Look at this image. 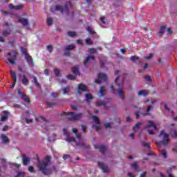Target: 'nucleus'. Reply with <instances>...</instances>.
Segmentation results:
<instances>
[{
	"label": "nucleus",
	"mask_w": 177,
	"mask_h": 177,
	"mask_svg": "<svg viewBox=\"0 0 177 177\" xmlns=\"http://www.w3.org/2000/svg\"><path fill=\"white\" fill-rule=\"evenodd\" d=\"M51 159L52 157L48 156L45 158V160L44 162L40 164H37V167L43 175H50V174H52V169L48 168V165L50 164Z\"/></svg>",
	"instance_id": "f257e3e1"
},
{
	"label": "nucleus",
	"mask_w": 177,
	"mask_h": 177,
	"mask_svg": "<svg viewBox=\"0 0 177 177\" xmlns=\"http://www.w3.org/2000/svg\"><path fill=\"white\" fill-rule=\"evenodd\" d=\"M169 136L167 133L164 135V138L162 141L158 143V146L159 147V151L160 154L162 156L163 158H168V153L165 149H161V143L164 146H167L168 145V142H169Z\"/></svg>",
	"instance_id": "f03ea898"
},
{
	"label": "nucleus",
	"mask_w": 177,
	"mask_h": 177,
	"mask_svg": "<svg viewBox=\"0 0 177 177\" xmlns=\"http://www.w3.org/2000/svg\"><path fill=\"white\" fill-rule=\"evenodd\" d=\"M60 115H69L68 118L69 121H78V120H81L82 118V113H75V112H62Z\"/></svg>",
	"instance_id": "7ed1b4c3"
},
{
	"label": "nucleus",
	"mask_w": 177,
	"mask_h": 177,
	"mask_svg": "<svg viewBox=\"0 0 177 177\" xmlns=\"http://www.w3.org/2000/svg\"><path fill=\"white\" fill-rule=\"evenodd\" d=\"M71 6H73V5L71 4V1H67L65 3L64 8H63L59 5H56L55 10H60L61 13H64V12H67V13H68V9H70V8H71Z\"/></svg>",
	"instance_id": "20e7f679"
},
{
	"label": "nucleus",
	"mask_w": 177,
	"mask_h": 177,
	"mask_svg": "<svg viewBox=\"0 0 177 177\" xmlns=\"http://www.w3.org/2000/svg\"><path fill=\"white\" fill-rule=\"evenodd\" d=\"M8 60L10 64H16V60L17 59V53L15 52L14 55H12V53L9 52L7 54Z\"/></svg>",
	"instance_id": "39448f33"
},
{
	"label": "nucleus",
	"mask_w": 177,
	"mask_h": 177,
	"mask_svg": "<svg viewBox=\"0 0 177 177\" xmlns=\"http://www.w3.org/2000/svg\"><path fill=\"white\" fill-rule=\"evenodd\" d=\"M22 53L25 55V59L28 65L32 66H34V59H32V57H31L30 55L27 53V50H23Z\"/></svg>",
	"instance_id": "423d86ee"
},
{
	"label": "nucleus",
	"mask_w": 177,
	"mask_h": 177,
	"mask_svg": "<svg viewBox=\"0 0 177 177\" xmlns=\"http://www.w3.org/2000/svg\"><path fill=\"white\" fill-rule=\"evenodd\" d=\"M98 79L95 80L96 84H102V82H106L107 81V75L103 73H98Z\"/></svg>",
	"instance_id": "0eeeda50"
},
{
	"label": "nucleus",
	"mask_w": 177,
	"mask_h": 177,
	"mask_svg": "<svg viewBox=\"0 0 177 177\" xmlns=\"http://www.w3.org/2000/svg\"><path fill=\"white\" fill-rule=\"evenodd\" d=\"M95 149L97 150H100V153H102V154H104L106 151H107V147L102 145V144H97L94 145Z\"/></svg>",
	"instance_id": "6e6552de"
},
{
	"label": "nucleus",
	"mask_w": 177,
	"mask_h": 177,
	"mask_svg": "<svg viewBox=\"0 0 177 177\" xmlns=\"http://www.w3.org/2000/svg\"><path fill=\"white\" fill-rule=\"evenodd\" d=\"M98 166L100 167V169H102L103 171V172H106L107 174H109V172H110V169H109V166H107V165L101 162H98Z\"/></svg>",
	"instance_id": "1a4fd4ad"
},
{
	"label": "nucleus",
	"mask_w": 177,
	"mask_h": 177,
	"mask_svg": "<svg viewBox=\"0 0 177 177\" xmlns=\"http://www.w3.org/2000/svg\"><path fill=\"white\" fill-rule=\"evenodd\" d=\"M10 73L11 78L13 81L11 87L13 88V86L16 85V82H17V76L16 75V72H15L13 70H11Z\"/></svg>",
	"instance_id": "9d476101"
},
{
	"label": "nucleus",
	"mask_w": 177,
	"mask_h": 177,
	"mask_svg": "<svg viewBox=\"0 0 177 177\" xmlns=\"http://www.w3.org/2000/svg\"><path fill=\"white\" fill-rule=\"evenodd\" d=\"M18 22L21 23V24H22L23 27H26V26H28V24H30L28 19H26V18H23V17H19Z\"/></svg>",
	"instance_id": "9b49d317"
},
{
	"label": "nucleus",
	"mask_w": 177,
	"mask_h": 177,
	"mask_svg": "<svg viewBox=\"0 0 177 177\" xmlns=\"http://www.w3.org/2000/svg\"><path fill=\"white\" fill-rule=\"evenodd\" d=\"M17 95H21L22 99H24V102H26L27 103H31V101L30 100V98L27 97V95H26L24 93H21L20 91V88H18L17 91Z\"/></svg>",
	"instance_id": "f8f14e48"
},
{
	"label": "nucleus",
	"mask_w": 177,
	"mask_h": 177,
	"mask_svg": "<svg viewBox=\"0 0 177 177\" xmlns=\"http://www.w3.org/2000/svg\"><path fill=\"white\" fill-rule=\"evenodd\" d=\"M23 5L20 4L18 6H13V4H9L8 5V8H10V9H11V10H21V9H23Z\"/></svg>",
	"instance_id": "ddd939ff"
},
{
	"label": "nucleus",
	"mask_w": 177,
	"mask_h": 177,
	"mask_svg": "<svg viewBox=\"0 0 177 177\" xmlns=\"http://www.w3.org/2000/svg\"><path fill=\"white\" fill-rule=\"evenodd\" d=\"M91 60L95 61V57L89 55L84 61V66L85 67H88V64L91 63Z\"/></svg>",
	"instance_id": "4468645a"
},
{
	"label": "nucleus",
	"mask_w": 177,
	"mask_h": 177,
	"mask_svg": "<svg viewBox=\"0 0 177 177\" xmlns=\"http://www.w3.org/2000/svg\"><path fill=\"white\" fill-rule=\"evenodd\" d=\"M99 93L100 94V96H104V95L107 93V89H106V87L103 86H100Z\"/></svg>",
	"instance_id": "2eb2a0df"
},
{
	"label": "nucleus",
	"mask_w": 177,
	"mask_h": 177,
	"mask_svg": "<svg viewBox=\"0 0 177 177\" xmlns=\"http://www.w3.org/2000/svg\"><path fill=\"white\" fill-rule=\"evenodd\" d=\"M21 82L25 86H27L28 85L29 80L28 78H27V76H26V75H24L22 76Z\"/></svg>",
	"instance_id": "dca6fc26"
},
{
	"label": "nucleus",
	"mask_w": 177,
	"mask_h": 177,
	"mask_svg": "<svg viewBox=\"0 0 177 177\" xmlns=\"http://www.w3.org/2000/svg\"><path fill=\"white\" fill-rule=\"evenodd\" d=\"M22 161H23L24 165H27L28 164V162H30V158L26 156V155H23L22 156Z\"/></svg>",
	"instance_id": "f3484780"
},
{
	"label": "nucleus",
	"mask_w": 177,
	"mask_h": 177,
	"mask_svg": "<svg viewBox=\"0 0 177 177\" xmlns=\"http://www.w3.org/2000/svg\"><path fill=\"white\" fill-rule=\"evenodd\" d=\"M32 82L35 84L37 88H41V85L39 84V82H38V79L37 78V77H32Z\"/></svg>",
	"instance_id": "a211bd4d"
},
{
	"label": "nucleus",
	"mask_w": 177,
	"mask_h": 177,
	"mask_svg": "<svg viewBox=\"0 0 177 177\" xmlns=\"http://www.w3.org/2000/svg\"><path fill=\"white\" fill-rule=\"evenodd\" d=\"M147 127L149 128L153 127L155 131H157V125H156L151 120L148 121Z\"/></svg>",
	"instance_id": "6ab92c4d"
},
{
	"label": "nucleus",
	"mask_w": 177,
	"mask_h": 177,
	"mask_svg": "<svg viewBox=\"0 0 177 177\" xmlns=\"http://www.w3.org/2000/svg\"><path fill=\"white\" fill-rule=\"evenodd\" d=\"M76 146L77 147H82V149H89L91 147L89 145L86 146L84 142H78L76 144Z\"/></svg>",
	"instance_id": "aec40b11"
},
{
	"label": "nucleus",
	"mask_w": 177,
	"mask_h": 177,
	"mask_svg": "<svg viewBox=\"0 0 177 177\" xmlns=\"http://www.w3.org/2000/svg\"><path fill=\"white\" fill-rule=\"evenodd\" d=\"M153 109V106L151 105H149L148 108L147 109V113H142V115L145 117V115H151V113H150V111Z\"/></svg>",
	"instance_id": "412c9836"
},
{
	"label": "nucleus",
	"mask_w": 177,
	"mask_h": 177,
	"mask_svg": "<svg viewBox=\"0 0 177 177\" xmlns=\"http://www.w3.org/2000/svg\"><path fill=\"white\" fill-rule=\"evenodd\" d=\"M120 80V77H117L115 80V84L118 86V88H122L124 86V80H122L120 84H118V81Z\"/></svg>",
	"instance_id": "4be33fe9"
},
{
	"label": "nucleus",
	"mask_w": 177,
	"mask_h": 177,
	"mask_svg": "<svg viewBox=\"0 0 177 177\" xmlns=\"http://www.w3.org/2000/svg\"><path fill=\"white\" fill-rule=\"evenodd\" d=\"M97 106L98 107H100L102 106H104V107H106V106H107V103L104 101L99 100L97 102Z\"/></svg>",
	"instance_id": "5701e85b"
},
{
	"label": "nucleus",
	"mask_w": 177,
	"mask_h": 177,
	"mask_svg": "<svg viewBox=\"0 0 177 177\" xmlns=\"http://www.w3.org/2000/svg\"><path fill=\"white\" fill-rule=\"evenodd\" d=\"M78 89L79 91H82V92H86V87L84 84H80L78 85Z\"/></svg>",
	"instance_id": "b1692460"
},
{
	"label": "nucleus",
	"mask_w": 177,
	"mask_h": 177,
	"mask_svg": "<svg viewBox=\"0 0 177 177\" xmlns=\"http://www.w3.org/2000/svg\"><path fill=\"white\" fill-rule=\"evenodd\" d=\"M72 73L73 74H75V75L80 74V70L78 69L77 66H74L72 68Z\"/></svg>",
	"instance_id": "393cba45"
},
{
	"label": "nucleus",
	"mask_w": 177,
	"mask_h": 177,
	"mask_svg": "<svg viewBox=\"0 0 177 177\" xmlns=\"http://www.w3.org/2000/svg\"><path fill=\"white\" fill-rule=\"evenodd\" d=\"M3 113L5 115L1 116V121H6V120L8 118V114H9V112H8V111H5Z\"/></svg>",
	"instance_id": "a878e982"
},
{
	"label": "nucleus",
	"mask_w": 177,
	"mask_h": 177,
	"mask_svg": "<svg viewBox=\"0 0 177 177\" xmlns=\"http://www.w3.org/2000/svg\"><path fill=\"white\" fill-rule=\"evenodd\" d=\"M85 97H86V102H91V100L93 99V97L92 96V95L89 93L86 94Z\"/></svg>",
	"instance_id": "bb28decb"
},
{
	"label": "nucleus",
	"mask_w": 177,
	"mask_h": 177,
	"mask_svg": "<svg viewBox=\"0 0 177 177\" xmlns=\"http://www.w3.org/2000/svg\"><path fill=\"white\" fill-rule=\"evenodd\" d=\"M1 138L3 143H8V142H9V138H8V136H5L4 134H1Z\"/></svg>",
	"instance_id": "cd10ccee"
},
{
	"label": "nucleus",
	"mask_w": 177,
	"mask_h": 177,
	"mask_svg": "<svg viewBox=\"0 0 177 177\" xmlns=\"http://www.w3.org/2000/svg\"><path fill=\"white\" fill-rule=\"evenodd\" d=\"M75 47L73 44H70L66 47H64L65 50H73Z\"/></svg>",
	"instance_id": "c85d7f7f"
},
{
	"label": "nucleus",
	"mask_w": 177,
	"mask_h": 177,
	"mask_svg": "<svg viewBox=\"0 0 177 177\" xmlns=\"http://www.w3.org/2000/svg\"><path fill=\"white\" fill-rule=\"evenodd\" d=\"M85 44L86 45L89 46L92 45L93 44V41H92V39H91V38H86L85 39Z\"/></svg>",
	"instance_id": "c756f323"
},
{
	"label": "nucleus",
	"mask_w": 177,
	"mask_h": 177,
	"mask_svg": "<svg viewBox=\"0 0 177 177\" xmlns=\"http://www.w3.org/2000/svg\"><path fill=\"white\" fill-rule=\"evenodd\" d=\"M10 32H12V30H3V37H7V35H9Z\"/></svg>",
	"instance_id": "7c9ffc66"
},
{
	"label": "nucleus",
	"mask_w": 177,
	"mask_h": 177,
	"mask_svg": "<svg viewBox=\"0 0 177 177\" xmlns=\"http://www.w3.org/2000/svg\"><path fill=\"white\" fill-rule=\"evenodd\" d=\"M165 28H167L165 26L160 27V29L159 31L160 37H162V35L164 34V31H165Z\"/></svg>",
	"instance_id": "2f4dec72"
},
{
	"label": "nucleus",
	"mask_w": 177,
	"mask_h": 177,
	"mask_svg": "<svg viewBox=\"0 0 177 177\" xmlns=\"http://www.w3.org/2000/svg\"><path fill=\"white\" fill-rule=\"evenodd\" d=\"M151 145V144L150 142H142L143 147H145L146 149H150Z\"/></svg>",
	"instance_id": "473e14b6"
},
{
	"label": "nucleus",
	"mask_w": 177,
	"mask_h": 177,
	"mask_svg": "<svg viewBox=\"0 0 177 177\" xmlns=\"http://www.w3.org/2000/svg\"><path fill=\"white\" fill-rule=\"evenodd\" d=\"M118 95L121 99H124V91L121 88H118Z\"/></svg>",
	"instance_id": "72a5a7b5"
},
{
	"label": "nucleus",
	"mask_w": 177,
	"mask_h": 177,
	"mask_svg": "<svg viewBox=\"0 0 177 177\" xmlns=\"http://www.w3.org/2000/svg\"><path fill=\"white\" fill-rule=\"evenodd\" d=\"M131 168H133L134 171H136V169L139 168V165H138V162H135L134 163L131 164Z\"/></svg>",
	"instance_id": "f704fd0d"
},
{
	"label": "nucleus",
	"mask_w": 177,
	"mask_h": 177,
	"mask_svg": "<svg viewBox=\"0 0 177 177\" xmlns=\"http://www.w3.org/2000/svg\"><path fill=\"white\" fill-rule=\"evenodd\" d=\"M142 122H138L135 126L133 127V131H136V129L140 128Z\"/></svg>",
	"instance_id": "c9c22d12"
},
{
	"label": "nucleus",
	"mask_w": 177,
	"mask_h": 177,
	"mask_svg": "<svg viewBox=\"0 0 177 177\" xmlns=\"http://www.w3.org/2000/svg\"><path fill=\"white\" fill-rule=\"evenodd\" d=\"M88 52L89 53H91V55H93L95 53H96L97 52V50H96V48H88Z\"/></svg>",
	"instance_id": "e433bc0d"
},
{
	"label": "nucleus",
	"mask_w": 177,
	"mask_h": 177,
	"mask_svg": "<svg viewBox=\"0 0 177 177\" xmlns=\"http://www.w3.org/2000/svg\"><path fill=\"white\" fill-rule=\"evenodd\" d=\"M46 103L48 107H55V106H56V103L55 102H50L48 101Z\"/></svg>",
	"instance_id": "4c0bfd02"
},
{
	"label": "nucleus",
	"mask_w": 177,
	"mask_h": 177,
	"mask_svg": "<svg viewBox=\"0 0 177 177\" xmlns=\"http://www.w3.org/2000/svg\"><path fill=\"white\" fill-rule=\"evenodd\" d=\"M67 78L68 80H74L75 78H77V76L70 74L67 75Z\"/></svg>",
	"instance_id": "58836bf2"
},
{
	"label": "nucleus",
	"mask_w": 177,
	"mask_h": 177,
	"mask_svg": "<svg viewBox=\"0 0 177 177\" xmlns=\"http://www.w3.org/2000/svg\"><path fill=\"white\" fill-rule=\"evenodd\" d=\"M139 59H140L139 57H136V56H131L130 58V60L133 62H136L137 60H139Z\"/></svg>",
	"instance_id": "ea45409f"
},
{
	"label": "nucleus",
	"mask_w": 177,
	"mask_h": 177,
	"mask_svg": "<svg viewBox=\"0 0 177 177\" xmlns=\"http://www.w3.org/2000/svg\"><path fill=\"white\" fill-rule=\"evenodd\" d=\"M93 119L95 124H100V120L97 116H93Z\"/></svg>",
	"instance_id": "a19ab883"
},
{
	"label": "nucleus",
	"mask_w": 177,
	"mask_h": 177,
	"mask_svg": "<svg viewBox=\"0 0 177 177\" xmlns=\"http://www.w3.org/2000/svg\"><path fill=\"white\" fill-rule=\"evenodd\" d=\"M66 142H76L75 141V138L74 137H70L68 136L66 139Z\"/></svg>",
	"instance_id": "79ce46f5"
},
{
	"label": "nucleus",
	"mask_w": 177,
	"mask_h": 177,
	"mask_svg": "<svg viewBox=\"0 0 177 177\" xmlns=\"http://www.w3.org/2000/svg\"><path fill=\"white\" fill-rule=\"evenodd\" d=\"M47 24L48 26H52L53 24V19L52 18H48Z\"/></svg>",
	"instance_id": "37998d69"
},
{
	"label": "nucleus",
	"mask_w": 177,
	"mask_h": 177,
	"mask_svg": "<svg viewBox=\"0 0 177 177\" xmlns=\"http://www.w3.org/2000/svg\"><path fill=\"white\" fill-rule=\"evenodd\" d=\"M87 31L91 34V35L95 34V31L92 30V28L91 26H88Z\"/></svg>",
	"instance_id": "c03bdc74"
},
{
	"label": "nucleus",
	"mask_w": 177,
	"mask_h": 177,
	"mask_svg": "<svg viewBox=\"0 0 177 177\" xmlns=\"http://www.w3.org/2000/svg\"><path fill=\"white\" fill-rule=\"evenodd\" d=\"M142 95L146 97V90H142L138 92V96H142Z\"/></svg>",
	"instance_id": "a18cd8bd"
},
{
	"label": "nucleus",
	"mask_w": 177,
	"mask_h": 177,
	"mask_svg": "<svg viewBox=\"0 0 177 177\" xmlns=\"http://www.w3.org/2000/svg\"><path fill=\"white\" fill-rule=\"evenodd\" d=\"M111 92L112 93H117V90L114 88V86L113 84L111 85Z\"/></svg>",
	"instance_id": "49530a36"
},
{
	"label": "nucleus",
	"mask_w": 177,
	"mask_h": 177,
	"mask_svg": "<svg viewBox=\"0 0 177 177\" xmlns=\"http://www.w3.org/2000/svg\"><path fill=\"white\" fill-rule=\"evenodd\" d=\"M153 53H151L149 54V56H148V57H145V59L146 60H151V59L153 58Z\"/></svg>",
	"instance_id": "de8ad7c7"
},
{
	"label": "nucleus",
	"mask_w": 177,
	"mask_h": 177,
	"mask_svg": "<svg viewBox=\"0 0 177 177\" xmlns=\"http://www.w3.org/2000/svg\"><path fill=\"white\" fill-rule=\"evenodd\" d=\"M68 87H64L62 88V91H63V95H66L67 93H68Z\"/></svg>",
	"instance_id": "09e8293b"
},
{
	"label": "nucleus",
	"mask_w": 177,
	"mask_h": 177,
	"mask_svg": "<svg viewBox=\"0 0 177 177\" xmlns=\"http://www.w3.org/2000/svg\"><path fill=\"white\" fill-rule=\"evenodd\" d=\"M68 35L69 37H75V35H77V33L75 32H68Z\"/></svg>",
	"instance_id": "8fccbe9b"
},
{
	"label": "nucleus",
	"mask_w": 177,
	"mask_h": 177,
	"mask_svg": "<svg viewBox=\"0 0 177 177\" xmlns=\"http://www.w3.org/2000/svg\"><path fill=\"white\" fill-rule=\"evenodd\" d=\"M55 74L56 75V77H59V75H60V71L57 68L55 69Z\"/></svg>",
	"instance_id": "3c124183"
},
{
	"label": "nucleus",
	"mask_w": 177,
	"mask_h": 177,
	"mask_svg": "<svg viewBox=\"0 0 177 177\" xmlns=\"http://www.w3.org/2000/svg\"><path fill=\"white\" fill-rule=\"evenodd\" d=\"M24 172L20 171L18 172L17 175L15 177H24Z\"/></svg>",
	"instance_id": "603ef678"
},
{
	"label": "nucleus",
	"mask_w": 177,
	"mask_h": 177,
	"mask_svg": "<svg viewBox=\"0 0 177 177\" xmlns=\"http://www.w3.org/2000/svg\"><path fill=\"white\" fill-rule=\"evenodd\" d=\"M47 49H48L49 53H52V50L53 49V48L52 47V45L47 46Z\"/></svg>",
	"instance_id": "864d4df0"
},
{
	"label": "nucleus",
	"mask_w": 177,
	"mask_h": 177,
	"mask_svg": "<svg viewBox=\"0 0 177 177\" xmlns=\"http://www.w3.org/2000/svg\"><path fill=\"white\" fill-rule=\"evenodd\" d=\"M145 78L146 81H148L149 82H151V76L147 75V76H145Z\"/></svg>",
	"instance_id": "5fc2aeb1"
},
{
	"label": "nucleus",
	"mask_w": 177,
	"mask_h": 177,
	"mask_svg": "<svg viewBox=\"0 0 177 177\" xmlns=\"http://www.w3.org/2000/svg\"><path fill=\"white\" fill-rule=\"evenodd\" d=\"M70 157H71V155L65 154V155L63 156V159L64 160H67V159L70 158Z\"/></svg>",
	"instance_id": "6e6d98bb"
},
{
	"label": "nucleus",
	"mask_w": 177,
	"mask_h": 177,
	"mask_svg": "<svg viewBox=\"0 0 177 177\" xmlns=\"http://www.w3.org/2000/svg\"><path fill=\"white\" fill-rule=\"evenodd\" d=\"M64 135L66 136H68V132L67 131V129L64 128L63 129Z\"/></svg>",
	"instance_id": "4d7b16f0"
},
{
	"label": "nucleus",
	"mask_w": 177,
	"mask_h": 177,
	"mask_svg": "<svg viewBox=\"0 0 177 177\" xmlns=\"http://www.w3.org/2000/svg\"><path fill=\"white\" fill-rule=\"evenodd\" d=\"M140 111H137V112L136 113V118L137 120L139 118V117H140Z\"/></svg>",
	"instance_id": "13d9d810"
},
{
	"label": "nucleus",
	"mask_w": 177,
	"mask_h": 177,
	"mask_svg": "<svg viewBox=\"0 0 177 177\" xmlns=\"http://www.w3.org/2000/svg\"><path fill=\"white\" fill-rule=\"evenodd\" d=\"M81 127H82V129L83 132L86 131V126L82 124Z\"/></svg>",
	"instance_id": "bf43d9fd"
},
{
	"label": "nucleus",
	"mask_w": 177,
	"mask_h": 177,
	"mask_svg": "<svg viewBox=\"0 0 177 177\" xmlns=\"http://www.w3.org/2000/svg\"><path fill=\"white\" fill-rule=\"evenodd\" d=\"M28 171H29V172H34V167L30 166L28 167Z\"/></svg>",
	"instance_id": "052dcab7"
},
{
	"label": "nucleus",
	"mask_w": 177,
	"mask_h": 177,
	"mask_svg": "<svg viewBox=\"0 0 177 177\" xmlns=\"http://www.w3.org/2000/svg\"><path fill=\"white\" fill-rule=\"evenodd\" d=\"M12 165H14V167H15V168H20V167L21 166L20 164H17V163H13Z\"/></svg>",
	"instance_id": "680f3d73"
},
{
	"label": "nucleus",
	"mask_w": 177,
	"mask_h": 177,
	"mask_svg": "<svg viewBox=\"0 0 177 177\" xmlns=\"http://www.w3.org/2000/svg\"><path fill=\"white\" fill-rule=\"evenodd\" d=\"M14 107H15V109H21V106H20L17 104H14Z\"/></svg>",
	"instance_id": "e2e57ef3"
},
{
	"label": "nucleus",
	"mask_w": 177,
	"mask_h": 177,
	"mask_svg": "<svg viewBox=\"0 0 177 177\" xmlns=\"http://www.w3.org/2000/svg\"><path fill=\"white\" fill-rule=\"evenodd\" d=\"M51 96L53 97H57V93H51Z\"/></svg>",
	"instance_id": "0e129e2a"
},
{
	"label": "nucleus",
	"mask_w": 177,
	"mask_h": 177,
	"mask_svg": "<svg viewBox=\"0 0 177 177\" xmlns=\"http://www.w3.org/2000/svg\"><path fill=\"white\" fill-rule=\"evenodd\" d=\"M64 55H65V56H70V53H69V51H68V50H65Z\"/></svg>",
	"instance_id": "69168bd1"
},
{
	"label": "nucleus",
	"mask_w": 177,
	"mask_h": 177,
	"mask_svg": "<svg viewBox=\"0 0 177 177\" xmlns=\"http://www.w3.org/2000/svg\"><path fill=\"white\" fill-rule=\"evenodd\" d=\"M77 43L79 44V45H82V39H77Z\"/></svg>",
	"instance_id": "338daca9"
},
{
	"label": "nucleus",
	"mask_w": 177,
	"mask_h": 177,
	"mask_svg": "<svg viewBox=\"0 0 177 177\" xmlns=\"http://www.w3.org/2000/svg\"><path fill=\"white\" fill-rule=\"evenodd\" d=\"M2 131H3V132H5V131H8V126H4L3 127V129H2Z\"/></svg>",
	"instance_id": "774afa93"
}]
</instances>
